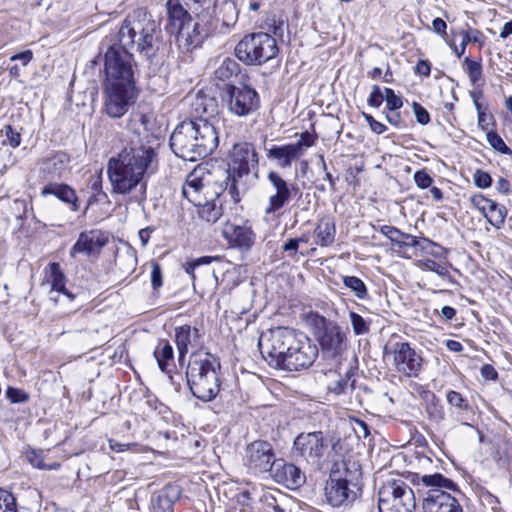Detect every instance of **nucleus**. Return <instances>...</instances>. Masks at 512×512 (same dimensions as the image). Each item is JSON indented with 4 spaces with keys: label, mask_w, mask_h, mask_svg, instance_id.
Listing matches in <instances>:
<instances>
[{
    "label": "nucleus",
    "mask_w": 512,
    "mask_h": 512,
    "mask_svg": "<svg viewBox=\"0 0 512 512\" xmlns=\"http://www.w3.org/2000/svg\"><path fill=\"white\" fill-rule=\"evenodd\" d=\"M317 244L322 247L330 246L335 240L336 228L330 219H322L316 229Z\"/></svg>",
    "instance_id": "obj_34"
},
{
    "label": "nucleus",
    "mask_w": 512,
    "mask_h": 512,
    "mask_svg": "<svg viewBox=\"0 0 512 512\" xmlns=\"http://www.w3.org/2000/svg\"><path fill=\"white\" fill-rule=\"evenodd\" d=\"M501 456L499 457L500 461L504 462H512V443L511 442H504L503 445L500 447Z\"/></svg>",
    "instance_id": "obj_63"
},
{
    "label": "nucleus",
    "mask_w": 512,
    "mask_h": 512,
    "mask_svg": "<svg viewBox=\"0 0 512 512\" xmlns=\"http://www.w3.org/2000/svg\"><path fill=\"white\" fill-rule=\"evenodd\" d=\"M70 157L66 152L58 151L39 161L40 169L45 176L61 177L67 170Z\"/></svg>",
    "instance_id": "obj_29"
},
{
    "label": "nucleus",
    "mask_w": 512,
    "mask_h": 512,
    "mask_svg": "<svg viewBox=\"0 0 512 512\" xmlns=\"http://www.w3.org/2000/svg\"><path fill=\"white\" fill-rule=\"evenodd\" d=\"M292 456L316 469H322L330 455V440L321 431L301 432L293 441Z\"/></svg>",
    "instance_id": "obj_8"
},
{
    "label": "nucleus",
    "mask_w": 512,
    "mask_h": 512,
    "mask_svg": "<svg viewBox=\"0 0 512 512\" xmlns=\"http://www.w3.org/2000/svg\"><path fill=\"white\" fill-rule=\"evenodd\" d=\"M343 285L349 289L356 298L364 300L368 296V289L365 283L356 276H343Z\"/></svg>",
    "instance_id": "obj_39"
},
{
    "label": "nucleus",
    "mask_w": 512,
    "mask_h": 512,
    "mask_svg": "<svg viewBox=\"0 0 512 512\" xmlns=\"http://www.w3.org/2000/svg\"><path fill=\"white\" fill-rule=\"evenodd\" d=\"M176 43L183 52H191L200 47L207 36V31L198 22L190 21L174 33Z\"/></svg>",
    "instance_id": "obj_20"
},
{
    "label": "nucleus",
    "mask_w": 512,
    "mask_h": 512,
    "mask_svg": "<svg viewBox=\"0 0 512 512\" xmlns=\"http://www.w3.org/2000/svg\"><path fill=\"white\" fill-rule=\"evenodd\" d=\"M203 171L194 169L188 174L182 187V195L193 205H201L202 200H206L203 194L205 185L202 179Z\"/></svg>",
    "instance_id": "obj_27"
},
{
    "label": "nucleus",
    "mask_w": 512,
    "mask_h": 512,
    "mask_svg": "<svg viewBox=\"0 0 512 512\" xmlns=\"http://www.w3.org/2000/svg\"><path fill=\"white\" fill-rule=\"evenodd\" d=\"M217 102L213 97L198 96L195 102V111L202 113L208 117H212L217 113Z\"/></svg>",
    "instance_id": "obj_41"
},
{
    "label": "nucleus",
    "mask_w": 512,
    "mask_h": 512,
    "mask_svg": "<svg viewBox=\"0 0 512 512\" xmlns=\"http://www.w3.org/2000/svg\"><path fill=\"white\" fill-rule=\"evenodd\" d=\"M6 396L12 403H24L29 398L26 392L14 387H8Z\"/></svg>",
    "instance_id": "obj_56"
},
{
    "label": "nucleus",
    "mask_w": 512,
    "mask_h": 512,
    "mask_svg": "<svg viewBox=\"0 0 512 512\" xmlns=\"http://www.w3.org/2000/svg\"><path fill=\"white\" fill-rule=\"evenodd\" d=\"M203 201H201V205H197L199 217L208 223H215L222 215L221 207L214 201Z\"/></svg>",
    "instance_id": "obj_37"
},
{
    "label": "nucleus",
    "mask_w": 512,
    "mask_h": 512,
    "mask_svg": "<svg viewBox=\"0 0 512 512\" xmlns=\"http://www.w3.org/2000/svg\"><path fill=\"white\" fill-rule=\"evenodd\" d=\"M302 333L287 327H276L260 336L258 347L264 360L271 366L280 369L293 346L298 345Z\"/></svg>",
    "instance_id": "obj_9"
},
{
    "label": "nucleus",
    "mask_w": 512,
    "mask_h": 512,
    "mask_svg": "<svg viewBox=\"0 0 512 512\" xmlns=\"http://www.w3.org/2000/svg\"><path fill=\"white\" fill-rule=\"evenodd\" d=\"M33 58L31 50H26L17 54H14L10 59L11 61H20L22 65H27Z\"/></svg>",
    "instance_id": "obj_64"
},
{
    "label": "nucleus",
    "mask_w": 512,
    "mask_h": 512,
    "mask_svg": "<svg viewBox=\"0 0 512 512\" xmlns=\"http://www.w3.org/2000/svg\"><path fill=\"white\" fill-rule=\"evenodd\" d=\"M464 64L466 66V73L473 86L478 85L482 79V65L480 61L472 60L468 57L465 58Z\"/></svg>",
    "instance_id": "obj_43"
},
{
    "label": "nucleus",
    "mask_w": 512,
    "mask_h": 512,
    "mask_svg": "<svg viewBox=\"0 0 512 512\" xmlns=\"http://www.w3.org/2000/svg\"><path fill=\"white\" fill-rule=\"evenodd\" d=\"M175 343L178 350V359L182 363L190 348L200 345V330L188 324L177 326L175 329Z\"/></svg>",
    "instance_id": "obj_23"
},
{
    "label": "nucleus",
    "mask_w": 512,
    "mask_h": 512,
    "mask_svg": "<svg viewBox=\"0 0 512 512\" xmlns=\"http://www.w3.org/2000/svg\"><path fill=\"white\" fill-rule=\"evenodd\" d=\"M157 166V154L148 135L141 137L133 132L122 151L108 162L107 173L113 192L124 195L140 186L144 193V180L156 172Z\"/></svg>",
    "instance_id": "obj_1"
},
{
    "label": "nucleus",
    "mask_w": 512,
    "mask_h": 512,
    "mask_svg": "<svg viewBox=\"0 0 512 512\" xmlns=\"http://www.w3.org/2000/svg\"><path fill=\"white\" fill-rule=\"evenodd\" d=\"M269 159L277 161L278 165L282 168H289L293 161L298 160L301 156L291 144L286 145H273L267 151Z\"/></svg>",
    "instance_id": "obj_31"
},
{
    "label": "nucleus",
    "mask_w": 512,
    "mask_h": 512,
    "mask_svg": "<svg viewBox=\"0 0 512 512\" xmlns=\"http://www.w3.org/2000/svg\"><path fill=\"white\" fill-rule=\"evenodd\" d=\"M486 220L495 228L500 229L505 222L507 209L504 205H500L493 201L489 204L486 212L483 213Z\"/></svg>",
    "instance_id": "obj_35"
},
{
    "label": "nucleus",
    "mask_w": 512,
    "mask_h": 512,
    "mask_svg": "<svg viewBox=\"0 0 512 512\" xmlns=\"http://www.w3.org/2000/svg\"><path fill=\"white\" fill-rule=\"evenodd\" d=\"M153 354L160 370L166 373L170 372L174 367V350L169 341L160 339Z\"/></svg>",
    "instance_id": "obj_32"
},
{
    "label": "nucleus",
    "mask_w": 512,
    "mask_h": 512,
    "mask_svg": "<svg viewBox=\"0 0 512 512\" xmlns=\"http://www.w3.org/2000/svg\"><path fill=\"white\" fill-rule=\"evenodd\" d=\"M166 10L168 16L166 30L170 34L192 21L190 14L187 9L183 7L180 0H168Z\"/></svg>",
    "instance_id": "obj_28"
},
{
    "label": "nucleus",
    "mask_w": 512,
    "mask_h": 512,
    "mask_svg": "<svg viewBox=\"0 0 512 512\" xmlns=\"http://www.w3.org/2000/svg\"><path fill=\"white\" fill-rule=\"evenodd\" d=\"M220 368L218 358L209 352H195L191 355L186 378L193 396L204 402L216 398L220 391Z\"/></svg>",
    "instance_id": "obj_4"
},
{
    "label": "nucleus",
    "mask_w": 512,
    "mask_h": 512,
    "mask_svg": "<svg viewBox=\"0 0 512 512\" xmlns=\"http://www.w3.org/2000/svg\"><path fill=\"white\" fill-rule=\"evenodd\" d=\"M261 501L266 507L272 508L275 512H283V509L278 505L277 500L272 493H264L261 497Z\"/></svg>",
    "instance_id": "obj_61"
},
{
    "label": "nucleus",
    "mask_w": 512,
    "mask_h": 512,
    "mask_svg": "<svg viewBox=\"0 0 512 512\" xmlns=\"http://www.w3.org/2000/svg\"><path fill=\"white\" fill-rule=\"evenodd\" d=\"M318 357V348L312 341L302 334L299 337L298 345L293 346L290 353L286 355L280 369L286 371H300L309 368Z\"/></svg>",
    "instance_id": "obj_16"
},
{
    "label": "nucleus",
    "mask_w": 512,
    "mask_h": 512,
    "mask_svg": "<svg viewBox=\"0 0 512 512\" xmlns=\"http://www.w3.org/2000/svg\"><path fill=\"white\" fill-rule=\"evenodd\" d=\"M414 181L417 187L426 189L433 183V178L427 173L425 169L417 170L414 173Z\"/></svg>",
    "instance_id": "obj_54"
},
{
    "label": "nucleus",
    "mask_w": 512,
    "mask_h": 512,
    "mask_svg": "<svg viewBox=\"0 0 512 512\" xmlns=\"http://www.w3.org/2000/svg\"><path fill=\"white\" fill-rule=\"evenodd\" d=\"M0 512H17L14 495L0 488Z\"/></svg>",
    "instance_id": "obj_48"
},
{
    "label": "nucleus",
    "mask_w": 512,
    "mask_h": 512,
    "mask_svg": "<svg viewBox=\"0 0 512 512\" xmlns=\"http://www.w3.org/2000/svg\"><path fill=\"white\" fill-rule=\"evenodd\" d=\"M1 133L5 136L7 143L13 147L16 148L21 143V135L19 132L15 131L11 125L5 126Z\"/></svg>",
    "instance_id": "obj_52"
},
{
    "label": "nucleus",
    "mask_w": 512,
    "mask_h": 512,
    "mask_svg": "<svg viewBox=\"0 0 512 512\" xmlns=\"http://www.w3.org/2000/svg\"><path fill=\"white\" fill-rule=\"evenodd\" d=\"M480 373L481 376L486 380H496L498 378L496 369L490 364L483 365Z\"/></svg>",
    "instance_id": "obj_62"
},
{
    "label": "nucleus",
    "mask_w": 512,
    "mask_h": 512,
    "mask_svg": "<svg viewBox=\"0 0 512 512\" xmlns=\"http://www.w3.org/2000/svg\"><path fill=\"white\" fill-rule=\"evenodd\" d=\"M214 260H219V257H211V256H203L200 258H197L191 262H187L184 265L185 272L189 274L192 279H195L194 271L196 268H198L201 265H207L210 264Z\"/></svg>",
    "instance_id": "obj_50"
},
{
    "label": "nucleus",
    "mask_w": 512,
    "mask_h": 512,
    "mask_svg": "<svg viewBox=\"0 0 512 512\" xmlns=\"http://www.w3.org/2000/svg\"><path fill=\"white\" fill-rule=\"evenodd\" d=\"M349 319L355 335H364L370 331L369 323L358 313L351 311Z\"/></svg>",
    "instance_id": "obj_46"
},
{
    "label": "nucleus",
    "mask_w": 512,
    "mask_h": 512,
    "mask_svg": "<svg viewBox=\"0 0 512 512\" xmlns=\"http://www.w3.org/2000/svg\"><path fill=\"white\" fill-rule=\"evenodd\" d=\"M412 109L419 124L427 125L430 122V114L421 104L413 102Z\"/></svg>",
    "instance_id": "obj_55"
},
{
    "label": "nucleus",
    "mask_w": 512,
    "mask_h": 512,
    "mask_svg": "<svg viewBox=\"0 0 512 512\" xmlns=\"http://www.w3.org/2000/svg\"><path fill=\"white\" fill-rule=\"evenodd\" d=\"M313 324L314 335L324 353L338 356L346 349V331L336 322L317 315Z\"/></svg>",
    "instance_id": "obj_13"
},
{
    "label": "nucleus",
    "mask_w": 512,
    "mask_h": 512,
    "mask_svg": "<svg viewBox=\"0 0 512 512\" xmlns=\"http://www.w3.org/2000/svg\"><path fill=\"white\" fill-rule=\"evenodd\" d=\"M151 284L153 289H158L162 286V270L157 262L152 263Z\"/></svg>",
    "instance_id": "obj_60"
},
{
    "label": "nucleus",
    "mask_w": 512,
    "mask_h": 512,
    "mask_svg": "<svg viewBox=\"0 0 512 512\" xmlns=\"http://www.w3.org/2000/svg\"><path fill=\"white\" fill-rule=\"evenodd\" d=\"M384 96L386 101V107L390 111H396L400 109L403 105L402 98L395 94L394 90L391 88H384Z\"/></svg>",
    "instance_id": "obj_51"
},
{
    "label": "nucleus",
    "mask_w": 512,
    "mask_h": 512,
    "mask_svg": "<svg viewBox=\"0 0 512 512\" xmlns=\"http://www.w3.org/2000/svg\"><path fill=\"white\" fill-rule=\"evenodd\" d=\"M462 41L460 43V48H458L454 43H451L450 46L453 48L456 56L460 58L466 50L469 42H480L481 32L478 30L469 31H461Z\"/></svg>",
    "instance_id": "obj_42"
},
{
    "label": "nucleus",
    "mask_w": 512,
    "mask_h": 512,
    "mask_svg": "<svg viewBox=\"0 0 512 512\" xmlns=\"http://www.w3.org/2000/svg\"><path fill=\"white\" fill-rule=\"evenodd\" d=\"M181 490L177 485H167L154 493L150 501L151 512H172L173 504L179 499Z\"/></svg>",
    "instance_id": "obj_26"
},
{
    "label": "nucleus",
    "mask_w": 512,
    "mask_h": 512,
    "mask_svg": "<svg viewBox=\"0 0 512 512\" xmlns=\"http://www.w3.org/2000/svg\"><path fill=\"white\" fill-rule=\"evenodd\" d=\"M378 495L379 512H413L416 508L414 491L401 479L386 481Z\"/></svg>",
    "instance_id": "obj_11"
},
{
    "label": "nucleus",
    "mask_w": 512,
    "mask_h": 512,
    "mask_svg": "<svg viewBox=\"0 0 512 512\" xmlns=\"http://www.w3.org/2000/svg\"><path fill=\"white\" fill-rule=\"evenodd\" d=\"M101 51L104 49V85L136 86L135 65L133 54L118 46L111 44L107 39L101 43Z\"/></svg>",
    "instance_id": "obj_6"
},
{
    "label": "nucleus",
    "mask_w": 512,
    "mask_h": 512,
    "mask_svg": "<svg viewBox=\"0 0 512 512\" xmlns=\"http://www.w3.org/2000/svg\"><path fill=\"white\" fill-rule=\"evenodd\" d=\"M104 109L111 118H121L136 102L139 91L136 86L104 85Z\"/></svg>",
    "instance_id": "obj_15"
},
{
    "label": "nucleus",
    "mask_w": 512,
    "mask_h": 512,
    "mask_svg": "<svg viewBox=\"0 0 512 512\" xmlns=\"http://www.w3.org/2000/svg\"><path fill=\"white\" fill-rule=\"evenodd\" d=\"M48 274V282L51 284V291L64 294L69 300L75 298L74 294L69 292L65 287V275L61 270L59 263L53 262L46 267Z\"/></svg>",
    "instance_id": "obj_33"
},
{
    "label": "nucleus",
    "mask_w": 512,
    "mask_h": 512,
    "mask_svg": "<svg viewBox=\"0 0 512 512\" xmlns=\"http://www.w3.org/2000/svg\"><path fill=\"white\" fill-rule=\"evenodd\" d=\"M222 100L228 111L238 117H248L260 108V96L251 86L225 84L221 91Z\"/></svg>",
    "instance_id": "obj_12"
},
{
    "label": "nucleus",
    "mask_w": 512,
    "mask_h": 512,
    "mask_svg": "<svg viewBox=\"0 0 512 512\" xmlns=\"http://www.w3.org/2000/svg\"><path fill=\"white\" fill-rule=\"evenodd\" d=\"M412 482L422 499L423 512H463L459 501L448 490L456 491L457 484L440 473L415 475Z\"/></svg>",
    "instance_id": "obj_5"
},
{
    "label": "nucleus",
    "mask_w": 512,
    "mask_h": 512,
    "mask_svg": "<svg viewBox=\"0 0 512 512\" xmlns=\"http://www.w3.org/2000/svg\"><path fill=\"white\" fill-rule=\"evenodd\" d=\"M429 417L431 419L442 421L445 417V412L443 406L439 403L438 400L433 401L427 409Z\"/></svg>",
    "instance_id": "obj_58"
},
{
    "label": "nucleus",
    "mask_w": 512,
    "mask_h": 512,
    "mask_svg": "<svg viewBox=\"0 0 512 512\" xmlns=\"http://www.w3.org/2000/svg\"><path fill=\"white\" fill-rule=\"evenodd\" d=\"M187 8L197 16L203 15L205 12L209 14V11L214 8V0H184Z\"/></svg>",
    "instance_id": "obj_44"
},
{
    "label": "nucleus",
    "mask_w": 512,
    "mask_h": 512,
    "mask_svg": "<svg viewBox=\"0 0 512 512\" xmlns=\"http://www.w3.org/2000/svg\"><path fill=\"white\" fill-rule=\"evenodd\" d=\"M238 72V63L234 59L226 57L223 59L221 64L216 68L214 76L218 80L227 81L231 79L232 76H237Z\"/></svg>",
    "instance_id": "obj_36"
},
{
    "label": "nucleus",
    "mask_w": 512,
    "mask_h": 512,
    "mask_svg": "<svg viewBox=\"0 0 512 512\" xmlns=\"http://www.w3.org/2000/svg\"><path fill=\"white\" fill-rule=\"evenodd\" d=\"M159 24L145 9H136L123 20L118 31L117 45L137 51L147 59L158 50Z\"/></svg>",
    "instance_id": "obj_3"
},
{
    "label": "nucleus",
    "mask_w": 512,
    "mask_h": 512,
    "mask_svg": "<svg viewBox=\"0 0 512 512\" xmlns=\"http://www.w3.org/2000/svg\"><path fill=\"white\" fill-rule=\"evenodd\" d=\"M218 144L219 137L215 124L202 116L181 122L170 137L172 151L187 161L209 156Z\"/></svg>",
    "instance_id": "obj_2"
},
{
    "label": "nucleus",
    "mask_w": 512,
    "mask_h": 512,
    "mask_svg": "<svg viewBox=\"0 0 512 512\" xmlns=\"http://www.w3.org/2000/svg\"><path fill=\"white\" fill-rule=\"evenodd\" d=\"M487 142L490 144V146L500 152L504 155H512V150L505 144L503 139L494 131L487 132L486 135Z\"/></svg>",
    "instance_id": "obj_45"
},
{
    "label": "nucleus",
    "mask_w": 512,
    "mask_h": 512,
    "mask_svg": "<svg viewBox=\"0 0 512 512\" xmlns=\"http://www.w3.org/2000/svg\"><path fill=\"white\" fill-rule=\"evenodd\" d=\"M352 372L349 370L345 373L344 377L332 382L329 385V390L337 395L347 394L355 388V380L351 379Z\"/></svg>",
    "instance_id": "obj_40"
},
{
    "label": "nucleus",
    "mask_w": 512,
    "mask_h": 512,
    "mask_svg": "<svg viewBox=\"0 0 512 512\" xmlns=\"http://www.w3.org/2000/svg\"><path fill=\"white\" fill-rule=\"evenodd\" d=\"M107 242V236L99 230L81 232L77 241L70 249V256L75 258L77 254L90 256L98 253Z\"/></svg>",
    "instance_id": "obj_21"
},
{
    "label": "nucleus",
    "mask_w": 512,
    "mask_h": 512,
    "mask_svg": "<svg viewBox=\"0 0 512 512\" xmlns=\"http://www.w3.org/2000/svg\"><path fill=\"white\" fill-rule=\"evenodd\" d=\"M276 460L275 451L267 441L257 440L250 443L246 448V466L255 474L270 473Z\"/></svg>",
    "instance_id": "obj_17"
},
{
    "label": "nucleus",
    "mask_w": 512,
    "mask_h": 512,
    "mask_svg": "<svg viewBox=\"0 0 512 512\" xmlns=\"http://www.w3.org/2000/svg\"><path fill=\"white\" fill-rule=\"evenodd\" d=\"M473 181L474 184L481 189H486L492 184V178L490 174L480 169L476 170L473 174Z\"/></svg>",
    "instance_id": "obj_53"
},
{
    "label": "nucleus",
    "mask_w": 512,
    "mask_h": 512,
    "mask_svg": "<svg viewBox=\"0 0 512 512\" xmlns=\"http://www.w3.org/2000/svg\"><path fill=\"white\" fill-rule=\"evenodd\" d=\"M258 163V153L253 144L241 142L233 146L229 154L225 191L234 202L240 201L238 183L243 177L257 170Z\"/></svg>",
    "instance_id": "obj_7"
},
{
    "label": "nucleus",
    "mask_w": 512,
    "mask_h": 512,
    "mask_svg": "<svg viewBox=\"0 0 512 512\" xmlns=\"http://www.w3.org/2000/svg\"><path fill=\"white\" fill-rule=\"evenodd\" d=\"M447 402L450 406L462 411L469 409V402L459 392L450 390L446 395Z\"/></svg>",
    "instance_id": "obj_49"
},
{
    "label": "nucleus",
    "mask_w": 512,
    "mask_h": 512,
    "mask_svg": "<svg viewBox=\"0 0 512 512\" xmlns=\"http://www.w3.org/2000/svg\"><path fill=\"white\" fill-rule=\"evenodd\" d=\"M279 53L276 39L265 32L245 35L235 47V56L246 65L260 66Z\"/></svg>",
    "instance_id": "obj_10"
},
{
    "label": "nucleus",
    "mask_w": 512,
    "mask_h": 512,
    "mask_svg": "<svg viewBox=\"0 0 512 512\" xmlns=\"http://www.w3.org/2000/svg\"><path fill=\"white\" fill-rule=\"evenodd\" d=\"M383 99H385L384 91L382 92L379 86L374 85L367 100L368 104L371 107L378 108L381 106Z\"/></svg>",
    "instance_id": "obj_59"
},
{
    "label": "nucleus",
    "mask_w": 512,
    "mask_h": 512,
    "mask_svg": "<svg viewBox=\"0 0 512 512\" xmlns=\"http://www.w3.org/2000/svg\"><path fill=\"white\" fill-rule=\"evenodd\" d=\"M222 234L231 247L244 251L250 250L255 242V233L247 224L239 225L227 222L222 230Z\"/></svg>",
    "instance_id": "obj_22"
},
{
    "label": "nucleus",
    "mask_w": 512,
    "mask_h": 512,
    "mask_svg": "<svg viewBox=\"0 0 512 512\" xmlns=\"http://www.w3.org/2000/svg\"><path fill=\"white\" fill-rule=\"evenodd\" d=\"M384 358L391 359L395 370L407 377H417L422 369V357L407 342H389Z\"/></svg>",
    "instance_id": "obj_14"
},
{
    "label": "nucleus",
    "mask_w": 512,
    "mask_h": 512,
    "mask_svg": "<svg viewBox=\"0 0 512 512\" xmlns=\"http://www.w3.org/2000/svg\"><path fill=\"white\" fill-rule=\"evenodd\" d=\"M269 474L277 483L289 489L299 488L306 481L305 474L299 467L283 459L276 460Z\"/></svg>",
    "instance_id": "obj_19"
},
{
    "label": "nucleus",
    "mask_w": 512,
    "mask_h": 512,
    "mask_svg": "<svg viewBox=\"0 0 512 512\" xmlns=\"http://www.w3.org/2000/svg\"><path fill=\"white\" fill-rule=\"evenodd\" d=\"M267 179L271 184L273 192L270 194L268 204L265 207V214L270 215L281 210L291 199L293 186L289 185L279 173L270 171Z\"/></svg>",
    "instance_id": "obj_18"
},
{
    "label": "nucleus",
    "mask_w": 512,
    "mask_h": 512,
    "mask_svg": "<svg viewBox=\"0 0 512 512\" xmlns=\"http://www.w3.org/2000/svg\"><path fill=\"white\" fill-rule=\"evenodd\" d=\"M88 188L91 190V195L88 198L87 210L91 205L106 198L107 195L102 191V176L101 174L92 175L88 180Z\"/></svg>",
    "instance_id": "obj_38"
},
{
    "label": "nucleus",
    "mask_w": 512,
    "mask_h": 512,
    "mask_svg": "<svg viewBox=\"0 0 512 512\" xmlns=\"http://www.w3.org/2000/svg\"><path fill=\"white\" fill-rule=\"evenodd\" d=\"M472 205L479 210L482 214L486 212L489 204L493 203V200L486 198L482 194H475L471 197Z\"/></svg>",
    "instance_id": "obj_57"
},
{
    "label": "nucleus",
    "mask_w": 512,
    "mask_h": 512,
    "mask_svg": "<svg viewBox=\"0 0 512 512\" xmlns=\"http://www.w3.org/2000/svg\"><path fill=\"white\" fill-rule=\"evenodd\" d=\"M380 232L391 241L392 250L402 257L409 248L416 247L419 243L416 236L404 233L394 226L383 225Z\"/></svg>",
    "instance_id": "obj_25"
},
{
    "label": "nucleus",
    "mask_w": 512,
    "mask_h": 512,
    "mask_svg": "<svg viewBox=\"0 0 512 512\" xmlns=\"http://www.w3.org/2000/svg\"><path fill=\"white\" fill-rule=\"evenodd\" d=\"M42 196L53 195L60 201L70 204L72 211L79 209L78 198L74 189L64 183H48L41 190Z\"/></svg>",
    "instance_id": "obj_30"
},
{
    "label": "nucleus",
    "mask_w": 512,
    "mask_h": 512,
    "mask_svg": "<svg viewBox=\"0 0 512 512\" xmlns=\"http://www.w3.org/2000/svg\"><path fill=\"white\" fill-rule=\"evenodd\" d=\"M354 496L355 493L349 489L346 479H336L330 476L326 482L325 497L330 505L339 507L353 499Z\"/></svg>",
    "instance_id": "obj_24"
},
{
    "label": "nucleus",
    "mask_w": 512,
    "mask_h": 512,
    "mask_svg": "<svg viewBox=\"0 0 512 512\" xmlns=\"http://www.w3.org/2000/svg\"><path fill=\"white\" fill-rule=\"evenodd\" d=\"M317 137L313 134H311L308 131H305L301 133L300 138L295 143H290L294 148H296V151L298 154L302 157L305 153V150L309 147H312L315 144Z\"/></svg>",
    "instance_id": "obj_47"
}]
</instances>
